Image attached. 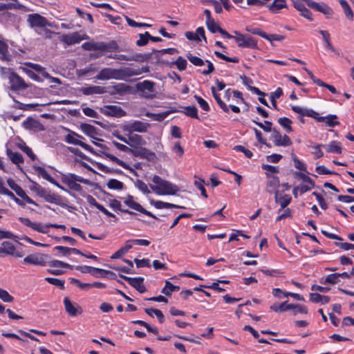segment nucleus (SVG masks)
<instances>
[{
  "label": "nucleus",
  "mask_w": 354,
  "mask_h": 354,
  "mask_svg": "<svg viewBox=\"0 0 354 354\" xmlns=\"http://www.w3.org/2000/svg\"><path fill=\"white\" fill-rule=\"evenodd\" d=\"M292 110L297 113H302L306 115L307 117H310L315 119L317 122H325L326 125L329 127H334L339 124L337 121V116L336 115H328L326 117L319 116V113L313 109H304L298 106H292Z\"/></svg>",
  "instance_id": "nucleus-1"
},
{
  "label": "nucleus",
  "mask_w": 354,
  "mask_h": 354,
  "mask_svg": "<svg viewBox=\"0 0 354 354\" xmlns=\"http://www.w3.org/2000/svg\"><path fill=\"white\" fill-rule=\"evenodd\" d=\"M152 181L156 185H150V187L158 195H175L180 190L177 185L157 175L153 176Z\"/></svg>",
  "instance_id": "nucleus-2"
},
{
  "label": "nucleus",
  "mask_w": 354,
  "mask_h": 354,
  "mask_svg": "<svg viewBox=\"0 0 354 354\" xmlns=\"http://www.w3.org/2000/svg\"><path fill=\"white\" fill-rule=\"evenodd\" d=\"M29 181L32 183L30 186V189L36 192L37 195L42 198H44L46 202L54 203L57 205H59L62 207H68L66 204L62 203V196L58 194H50L48 193V192L43 188L41 185H39L37 182L32 180L29 178Z\"/></svg>",
  "instance_id": "nucleus-3"
},
{
  "label": "nucleus",
  "mask_w": 354,
  "mask_h": 354,
  "mask_svg": "<svg viewBox=\"0 0 354 354\" xmlns=\"http://www.w3.org/2000/svg\"><path fill=\"white\" fill-rule=\"evenodd\" d=\"M128 77H129L126 75V68L123 69L104 68L100 71L95 77V78L99 80L110 79L124 80Z\"/></svg>",
  "instance_id": "nucleus-4"
},
{
  "label": "nucleus",
  "mask_w": 354,
  "mask_h": 354,
  "mask_svg": "<svg viewBox=\"0 0 354 354\" xmlns=\"http://www.w3.org/2000/svg\"><path fill=\"white\" fill-rule=\"evenodd\" d=\"M154 86V82L149 80H145L142 82L137 83L136 87L141 97L147 99H153L156 97Z\"/></svg>",
  "instance_id": "nucleus-5"
},
{
  "label": "nucleus",
  "mask_w": 354,
  "mask_h": 354,
  "mask_svg": "<svg viewBox=\"0 0 354 354\" xmlns=\"http://www.w3.org/2000/svg\"><path fill=\"white\" fill-rule=\"evenodd\" d=\"M235 36L234 39L237 43L239 47L250 48L252 49L257 48V41L254 38L249 35H243L238 31H234Z\"/></svg>",
  "instance_id": "nucleus-6"
},
{
  "label": "nucleus",
  "mask_w": 354,
  "mask_h": 354,
  "mask_svg": "<svg viewBox=\"0 0 354 354\" xmlns=\"http://www.w3.org/2000/svg\"><path fill=\"white\" fill-rule=\"evenodd\" d=\"M78 138L84 139V138L82 136L79 135L78 133L74 131H70V133L67 134L65 136L64 140L67 143L80 146L85 150L88 151L89 152L93 154H97V152H95V151L90 145L80 140Z\"/></svg>",
  "instance_id": "nucleus-7"
},
{
  "label": "nucleus",
  "mask_w": 354,
  "mask_h": 354,
  "mask_svg": "<svg viewBox=\"0 0 354 354\" xmlns=\"http://www.w3.org/2000/svg\"><path fill=\"white\" fill-rule=\"evenodd\" d=\"M303 1L306 2L307 6L315 10V11L324 14L328 19L331 18L334 14L333 9L324 2L317 3L313 0Z\"/></svg>",
  "instance_id": "nucleus-8"
},
{
  "label": "nucleus",
  "mask_w": 354,
  "mask_h": 354,
  "mask_svg": "<svg viewBox=\"0 0 354 354\" xmlns=\"http://www.w3.org/2000/svg\"><path fill=\"white\" fill-rule=\"evenodd\" d=\"M27 21L31 28L51 26L50 22L46 17L37 13L28 15Z\"/></svg>",
  "instance_id": "nucleus-9"
},
{
  "label": "nucleus",
  "mask_w": 354,
  "mask_h": 354,
  "mask_svg": "<svg viewBox=\"0 0 354 354\" xmlns=\"http://www.w3.org/2000/svg\"><path fill=\"white\" fill-rule=\"evenodd\" d=\"M9 82L10 84V90L17 91L19 90L26 89L29 87L23 78H21L16 73H11L8 77Z\"/></svg>",
  "instance_id": "nucleus-10"
},
{
  "label": "nucleus",
  "mask_w": 354,
  "mask_h": 354,
  "mask_svg": "<svg viewBox=\"0 0 354 354\" xmlns=\"http://www.w3.org/2000/svg\"><path fill=\"white\" fill-rule=\"evenodd\" d=\"M131 154L135 157L146 159L152 162H156L157 160L156 153L145 147H137L131 151Z\"/></svg>",
  "instance_id": "nucleus-11"
},
{
  "label": "nucleus",
  "mask_w": 354,
  "mask_h": 354,
  "mask_svg": "<svg viewBox=\"0 0 354 354\" xmlns=\"http://www.w3.org/2000/svg\"><path fill=\"white\" fill-rule=\"evenodd\" d=\"M100 112L106 116L122 118L127 115L120 106L116 105H106L100 109Z\"/></svg>",
  "instance_id": "nucleus-12"
},
{
  "label": "nucleus",
  "mask_w": 354,
  "mask_h": 354,
  "mask_svg": "<svg viewBox=\"0 0 354 354\" xmlns=\"http://www.w3.org/2000/svg\"><path fill=\"white\" fill-rule=\"evenodd\" d=\"M86 39H87V36L86 35H81L78 32H74L68 35H62L59 37V41L68 46L78 44Z\"/></svg>",
  "instance_id": "nucleus-13"
},
{
  "label": "nucleus",
  "mask_w": 354,
  "mask_h": 354,
  "mask_svg": "<svg viewBox=\"0 0 354 354\" xmlns=\"http://www.w3.org/2000/svg\"><path fill=\"white\" fill-rule=\"evenodd\" d=\"M149 124L141 121H135L123 127V130L131 134L133 132H146Z\"/></svg>",
  "instance_id": "nucleus-14"
},
{
  "label": "nucleus",
  "mask_w": 354,
  "mask_h": 354,
  "mask_svg": "<svg viewBox=\"0 0 354 354\" xmlns=\"http://www.w3.org/2000/svg\"><path fill=\"white\" fill-rule=\"evenodd\" d=\"M48 257V254H29L24 259V263L44 266L46 264V259Z\"/></svg>",
  "instance_id": "nucleus-15"
},
{
  "label": "nucleus",
  "mask_w": 354,
  "mask_h": 354,
  "mask_svg": "<svg viewBox=\"0 0 354 354\" xmlns=\"http://www.w3.org/2000/svg\"><path fill=\"white\" fill-rule=\"evenodd\" d=\"M64 305L66 312L71 317H76L83 312L82 307L77 304H73L68 297L64 299Z\"/></svg>",
  "instance_id": "nucleus-16"
},
{
  "label": "nucleus",
  "mask_w": 354,
  "mask_h": 354,
  "mask_svg": "<svg viewBox=\"0 0 354 354\" xmlns=\"http://www.w3.org/2000/svg\"><path fill=\"white\" fill-rule=\"evenodd\" d=\"M124 203L130 208L138 211L145 215H147L156 220L158 219L156 216L145 209L140 204L133 201V196L131 195L128 196L127 198L124 201Z\"/></svg>",
  "instance_id": "nucleus-17"
},
{
  "label": "nucleus",
  "mask_w": 354,
  "mask_h": 354,
  "mask_svg": "<svg viewBox=\"0 0 354 354\" xmlns=\"http://www.w3.org/2000/svg\"><path fill=\"white\" fill-rule=\"evenodd\" d=\"M0 247V253L15 256L16 257H22L24 255L23 251H15V245L10 241H3Z\"/></svg>",
  "instance_id": "nucleus-18"
},
{
  "label": "nucleus",
  "mask_w": 354,
  "mask_h": 354,
  "mask_svg": "<svg viewBox=\"0 0 354 354\" xmlns=\"http://www.w3.org/2000/svg\"><path fill=\"white\" fill-rule=\"evenodd\" d=\"M266 176L268 178L266 183V192L268 193L275 192L277 188L280 185L279 178L277 176H272L268 172H266Z\"/></svg>",
  "instance_id": "nucleus-19"
},
{
  "label": "nucleus",
  "mask_w": 354,
  "mask_h": 354,
  "mask_svg": "<svg viewBox=\"0 0 354 354\" xmlns=\"http://www.w3.org/2000/svg\"><path fill=\"white\" fill-rule=\"evenodd\" d=\"M97 50H106L108 52H120L122 49L115 40H112L109 43L98 42Z\"/></svg>",
  "instance_id": "nucleus-20"
},
{
  "label": "nucleus",
  "mask_w": 354,
  "mask_h": 354,
  "mask_svg": "<svg viewBox=\"0 0 354 354\" xmlns=\"http://www.w3.org/2000/svg\"><path fill=\"white\" fill-rule=\"evenodd\" d=\"M23 126L28 130L44 131L45 129L44 126L39 121L30 117L23 122Z\"/></svg>",
  "instance_id": "nucleus-21"
},
{
  "label": "nucleus",
  "mask_w": 354,
  "mask_h": 354,
  "mask_svg": "<svg viewBox=\"0 0 354 354\" xmlns=\"http://www.w3.org/2000/svg\"><path fill=\"white\" fill-rule=\"evenodd\" d=\"M99 152H100V153H97L96 155H102V156L109 158L111 161L117 163L118 165L122 167L123 168L130 170L131 171H133V169L129 165H127L123 160L118 158L114 155L107 153L105 151H100Z\"/></svg>",
  "instance_id": "nucleus-22"
},
{
  "label": "nucleus",
  "mask_w": 354,
  "mask_h": 354,
  "mask_svg": "<svg viewBox=\"0 0 354 354\" xmlns=\"http://www.w3.org/2000/svg\"><path fill=\"white\" fill-rule=\"evenodd\" d=\"M99 152H100V153H97L96 155H102V156L109 158L111 161L117 163L118 165L122 167L123 168L130 170L131 171H133V169L129 165H127L123 160L118 158L114 155L107 153L105 151H100Z\"/></svg>",
  "instance_id": "nucleus-23"
},
{
  "label": "nucleus",
  "mask_w": 354,
  "mask_h": 354,
  "mask_svg": "<svg viewBox=\"0 0 354 354\" xmlns=\"http://www.w3.org/2000/svg\"><path fill=\"white\" fill-rule=\"evenodd\" d=\"M80 91L85 95L104 94L105 93V87L101 86H90L82 87Z\"/></svg>",
  "instance_id": "nucleus-24"
},
{
  "label": "nucleus",
  "mask_w": 354,
  "mask_h": 354,
  "mask_svg": "<svg viewBox=\"0 0 354 354\" xmlns=\"http://www.w3.org/2000/svg\"><path fill=\"white\" fill-rule=\"evenodd\" d=\"M274 201L277 203H279L281 206L279 211L285 209L292 201V198L290 195L285 194L283 196L279 195V191L275 192Z\"/></svg>",
  "instance_id": "nucleus-25"
},
{
  "label": "nucleus",
  "mask_w": 354,
  "mask_h": 354,
  "mask_svg": "<svg viewBox=\"0 0 354 354\" xmlns=\"http://www.w3.org/2000/svg\"><path fill=\"white\" fill-rule=\"evenodd\" d=\"M162 64L171 67L173 65H176L177 68L180 71H185L187 68V60L181 56H179L177 59L174 62H169L168 61L162 60Z\"/></svg>",
  "instance_id": "nucleus-26"
},
{
  "label": "nucleus",
  "mask_w": 354,
  "mask_h": 354,
  "mask_svg": "<svg viewBox=\"0 0 354 354\" xmlns=\"http://www.w3.org/2000/svg\"><path fill=\"white\" fill-rule=\"evenodd\" d=\"M293 6L295 9L301 12V15L308 19L313 21L310 11L305 6L302 1H293Z\"/></svg>",
  "instance_id": "nucleus-27"
},
{
  "label": "nucleus",
  "mask_w": 354,
  "mask_h": 354,
  "mask_svg": "<svg viewBox=\"0 0 354 354\" xmlns=\"http://www.w3.org/2000/svg\"><path fill=\"white\" fill-rule=\"evenodd\" d=\"M80 128L82 131V132L86 136L95 140H100L99 138L95 137V136L97 135V129L94 126L86 123H82L80 125Z\"/></svg>",
  "instance_id": "nucleus-28"
},
{
  "label": "nucleus",
  "mask_w": 354,
  "mask_h": 354,
  "mask_svg": "<svg viewBox=\"0 0 354 354\" xmlns=\"http://www.w3.org/2000/svg\"><path fill=\"white\" fill-rule=\"evenodd\" d=\"M130 285L133 287L140 293H144L147 291V289L144 285L143 277H134L130 280Z\"/></svg>",
  "instance_id": "nucleus-29"
},
{
  "label": "nucleus",
  "mask_w": 354,
  "mask_h": 354,
  "mask_svg": "<svg viewBox=\"0 0 354 354\" xmlns=\"http://www.w3.org/2000/svg\"><path fill=\"white\" fill-rule=\"evenodd\" d=\"M150 203L153 205L156 209H163V208H178V209H184L185 207L175 205L173 203H169L167 202H163L160 201H154L151 200Z\"/></svg>",
  "instance_id": "nucleus-30"
},
{
  "label": "nucleus",
  "mask_w": 354,
  "mask_h": 354,
  "mask_svg": "<svg viewBox=\"0 0 354 354\" xmlns=\"http://www.w3.org/2000/svg\"><path fill=\"white\" fill-rule=\"evenodd\" d=\"M6 154L12 163L19 165L24 162L23 156L19 152H13L11 149H6Z\"/></svg>",
  "instance_id": "nucleus-31"
},
{
  "label": "nucleus",
  "mask_w": 354,
  "mask_h": 354,
  "mask_svg": "<svg viewBox=\"0 0 354 354\" xmlns=\"http://www.w3.org/2000/svg\"><path fill=\"white\" fill-rule=\"evenodd\" d=\"M180 290V286L172 284L169 281H165V286L162 289L161 292L166 296L170 297L173 292H176Z\"/></svg>",
  "instance_id": "nucleus-32"
},
{
  "label": "nucleus",
  "mask_w": 354,
  "mask_h": 354,
  "mask_svg": "<svg viewBox=\"0 0 354 354\" xmlns=\"http://www.w3.org/2000/svg\"><path fill=\"white\" fill-rule=\"evenodd\" d=\"M152 58V52L149 53H136L131 55V61L138 62H149Z\"/></svg>",
  "instance_id": "nucleus-33"
},
{
  "label": "nucleus",
  "mask_w": 354,
  "mask_h": 354,
  "mask_svg": "<svg viewBox=\"0 0 354 354\" xmlns=\"http://www.w3.org/2000/svg\"><path fill=\"white\" fill-rule=\"evenodd\" d=\"M62 181L63 183L67 185L68 187L72 190L78 192H80L82 190V187L80 184L77 183L75 181L72 180L71 179L66 176H62Z\"/></svg>",
  "instance_id": "nucleus-34"
},
{
  "label": "nucleus",
  "mask_w": 354,
  "mask_h": 354,
  "mask_svg": "<svg viewBox=\"0 0 354 354\" xmlns=\"http://www.w3.org/2000/svg\"><path fill=\"white\" fill-rule=\"evenodd\" d=\"M326 151L328 153H342L341 144L337 141H332L326 146Z\"/></svg>",
  "instance_id": "nucleus-35"
},
{
  "label": "nucleus",
  "mask_w": 354,
  "mask_h": 354,
  "mask_svg": "<svg viewBox=\"0 0 354 354\" xmlns=\"http://www.w3.org/2000/svg\"><path fill=\"white\" fill-rule=\"evenodd\" d=\"M149 71V68L147 66L142 67V68H138V69L126 68V75H127V77H130L131 76L138 75L143 73H147Z\"/></svg>",
  "instance_id": "nucleus-36"
},
{
  "label": "nucleus",
  "mask_w": 354,
  "mask_h": 354,
  "mask_svg": "<svg viewBox=\"0 0 354 354\" xmlns=\"http://www.w3.org/2000/svg\"><path fill=\"white\" fill-rule=\"evenodd\" d=\"M286 0H282L279 2H272L271 4L268 6L269 10L272 13H277L281 9L286 8Z\"/></svg>",
  "instance_id": "nucleus-37"
},
{
  "label": "nucleus",
  "mask_w": 354,
  "mask_h": 354,
  "mask_svg": "<svg viewBox=\"0 0 354 354\" xmlns=\"http://www.w3.org/2000/svg\"><path fill=\"white\" fill-rule=\"evenodd\" d=\"M17 147L22 150L26 155L32 160H35L36 156L32 151V149L26 145L24 142H21V143H18L17 145Z\"/></svg>",
  "instance_id": "nucleus-38"
},
{
  "label": "nucleus",
  "mask_w": 354,
  "mask_h": 354,
  "mask_svg": "<svg viewBox=\"0 0 354 354\" xmlns=\"http://www.w3.org/2000/svg\"><path fill=\"white\" fill-rule=\"evenodd\" d=\"M184 111H183L187 116H189L192 118H195L200 120L198 115V110L197 108L194 106H184Z\"/></svg>",
  "instance_id": "nucleus-39"
},
{
  "label": "nucleus",
  "mask_w": 354,
  "mask_h": 354,
  "mask_svg": "<svg viewBox=\"0 0 354 354\" xmlns=\"http://www.w3.org/2000/svg\"><path fill=\"white\" fill-rule=\"evenodd\" d=\"M109 206L114 209H118L122 212L129 214L130 215H137L136 212L129 211V209H124L121 208V204L120 201L116 199H113L110 201Z\"/></svg>",
  "instance_id": "nucleus-40"
},
{
  "label": "nucleus",
  "mask_w": 354,
  "mask_h": 354,
  "mask_svg": "<svg viewBox=\"0 0 354 354\" xmlns=\"http://www.w3.org/2000/svg\"><path fill=\"white\" fill-rule=\"evenodd\" d=\"M129 142L131 143L133 146V147H136V145H142L146 143V142L143 140L141 136L138 134H133L130 135L128 137Z\"/></svg>",
  "instance_id": "nucleus-41"
},
{
  "label": "nucleus",
  "mask_w": 354,
  "mask_h": 354,
  "mask_svg": "<svg viewBox=\"0 0 354 354\" xmlns=\"http://www.w3.org/2000/svg\"><path fill=\"white\" fill-rule=\"evenodd\" d=\"M96 165H97V169L104 171L106 174H123L122 171L120 169L109 168V167H106V165H104L102 163H100V162H97L96 164Z\"/></svg>",
  "instance_id": "nucleus-42"
},
{
  "label": "nucleus",
  "mask_w": 354,
  "mask_h": 354,
  "mask_svg": "<svg viewBox=\"0 0 354 354\" xmlns=\"http://www.w3.org/2000/svg\"><path fill=\"white\" fill-rule=\"evenodd\" d=\"M115 90L120 95H123L131 91V86L124 83H118L115 84Z\"/></svg>",
  "instance_id": "nucleus-43"
},
{
  "label": "nucleus",
  "mask_w": 354,
  "mask_h": 354,
  "mask_svg": "<svg viewBox=\"0 0 354 354\" xmlns=\"http://www.w3.org/2000/svg\"><path fill=\"white\" fill-rule=\"evenodd\" d=\"M278 122L280 125L286 129L288 133H290L293 131L291 124L292 120L286 117L280 118L278 119Z\"/></svg>",
  "instance_id": "nucleus-44"
},
{
  "label": "nucleus",
  "mask_w": 354,
  "mask_h": 354,
  "mask_svg": "<svg viewBox=\"0 0 354 354\" xmlns=\"http://www.w3.org/2000/svg\"><path fill=\"white\" fill-rule=\"evenodd\" d=\"M0 58L3 60H9L10 55L8 50V45L0 39Z\"/></svg>",
  "instance_id": "nucleus-45"
},
{
  "label": "nucleus",
  "mask_w": 354,
  "mask_h": 354,
  "mask_svg": "<svg viewBox=\"0 0 354 354\" xmlns=\"http://www.w3.org/2000/svg\"><path fill=\"white\" fill-rule=\"evenodd\" d=\"M63 176L71 179L72 180L75 181L76 183L78 182V183H83L85 185H91L92 184L89 180L84 178L80 176L75 174H64Z\"/></svg>",
  "instance_id": "nucleus-46"
},
{
  "label": "nucleus",
  "mask_w": 354,
  "mask_h": 354,
  "mask_svg": "<svg viewBox=\"0 0 354 354\" xmlns=\"http://www.w3.org/2000/svg\"><path fill=\"white\" fill-rule=\"evenodd\" d=\"M63 176L71 179L72 180L75 181L76 183L78 182V183H83L85 185H91L92 184L89 180L84 178L80 176L75 174H64Z\"/></svg>",
  "instance_id": "nucleus-47"
},
{
  "label": "nucleus",
  "mask_w": 354,
  "mask_h": 354,
  "mask_svg": "<svg viewBox=\"0 0 354 354\" xmlns=\"http://www.w3.org/2000/svg\"><path fill=\"white\" fill-rule=\"evenodd\" d=\"M45 280L47 282H48L49 283L58 287L61 290H64V288H65V287H64L65 281L64 280H61V279H59L57 278H53V277H46Z\"/></svg>",
  "instance_id": "nucleus-48"
},
{
  "label": "nucleus",
  "mask_w": 354,
  "mask_h": 354,
  "mask_svg": "<svg viewBox=\"0 0 354 354\" xmlns=\"http://www.w3.org/2000/svg\"><path fill=\"white\" fill-rule=\"evenodd\" d=\"M188 60L196 66H202L205 64V62L200 57H196L192 53H188L186 55Z\"/></svg>",
  "instance_id": "nucleus-49"
},
{
  "label": "nucleus",
  "mask_w": 354,
  "mask_h": 354,
  "mask_svg": "<svg viewBox=\"0 0 354 354\" xmlns=\"http://www.w3.org/2000/svg\"><path fill=\"white\" fill-rule=\"evenodd\" d=\"M33 169L39 176H41L47 181L50 180L51 176L48 174L47 171L44 167L35 165L33 166Z\"/></svg>",
  "instance_id": "nucleus-50"
},
{
  "label": "nucleus",
  "mask_w": 354,
  "mask_h": 354,
  "mask_svg": "<svg viewBox=\"0 0 354 354\" xmlns=\"http://www.w3.org/2000/svg\"><path fill=\"white\" fill-rule=\"evenodd\" d=\"M107 187L110 189L122 190L124 188V184L116 179H111L107 183Z\"/></svg>",
  "instance_id": "nucleus-51"
},
{
  "label": "nucleus",
  "mask_w": 354,
  "mask_h": 354,
  "mask_svg": "<svg viewBox=\"0 0 354 354\" xmlns=\"http://www.w3.org/2000/svg\"><path fill=\"white\" fill-rule=\"evenodd\" d=\"M339 2L344 9L346 16L350 19H352L353 17V12L348 2L346 0H339Z\"/></svg>",
  "instance_id": "nucleus-52"
},
{
  "label": "nucleus",
  "mask_w": 354,
  "mask_h": 354,
  "mask_svg": "<svg viewBox=\"0 0 354 354\" xmlns=\"http://www.w3.org/2000/svg\"><path fill=\"white\" fill-rule=\"evenodd\" d=\"M145 115L153 118V120L162 122L168 116V113H166L165 111L159 113H152L147 112Z\"/></svg>",
  "instance_id": "nucleus-53"
},
{
  "label": "nucleus",
  "mask_w": 354,
  "mask_h": 354,
  "mask_svg": "<svg viewBox=\"0 0 354 354\" xmlns=\"http://www.w3.org/2000/svg\"><path fill=\"white\" fill-rule=\"evenodd\" d=\"M214 55L218 58L221 59L228 62H232V63H239V59L237 57H230L225 55L224 54H223L222 53H221L219 51H216V50L214 51Z\"/></svg>",
  "instance_id": "nucleus-54"
},
{
  "label": "nucleus",
  "mask_w": 354,
  "mask_h": 354,
  "mask_svg": "<svg viewBox=\"0 0 354 354\" xmlns=\"http://www.w3.org/2000/svg\"><path fill=\"white\" fill-rule=\"evenodd\" d=\"M292 158L295 164V167L303 171H306V165L303 163L296 156L295 153H292Z\"/></svg>",
  "instance_id": "nucleus-55"
},
{
  "label": "nucleus",
  "mask_w": 354,
  "mask_h": 354,
  "mask_svg": "<svg viewBox=\"0 0 354 354\" xmlns=\"http://www.w3.org/2000/svg\"><path fill=\"white\" fill-rule=\"evenodd\" d=\"M49 266L52 267V268L62 267V268H68V269H73V266H71L67 263L59 261V260H53V261H50Z\"/></svg>",
  "instance_id": "nucleus-56"
},
{
  "label": "nucleus",
  "mask_w": 354,
  "mask_h": 354,
  "mask_svg": "<svg viewBox=\"0 0 354 354\" xmlns=\"http://www.w3.org/2000/svg\"><path fill=\"white\" fill-rule=\"evenodd\" d=\"M339 281V277H338V274L337 273H334V274H328L324 281H321L322 283H330V284H336Z\"/></svg>",
  "instance_id": "nucleus-57"
},
{
  "label": "nucleus",
  "mask_w": 354,
  "mask_h": 354,
  "mask_svg": "<svg viewBox=\"0 0 354 354\" xmlns=\"http://www.w3.org/2000/svg\"><path fill=\"white\" fill-rule=\"evenodd\" d=\"M205 181L202 178H198V180L194 181V185L201 192V195L205 198H207V194L204 187Z\"/></svg>",
  "instance_id": "nucleus-58"
},
{
  "label": "nucleus",
  "mask_w": 354,
  "mask_h": 354,
  "mask_svg": "<svg viewBox=\"0 0 354 354\" xmlns=\"http://www.w3.org/2000/svg\"><path fill=\"white\" fill-rule=\"evenodd\" d=\"M0 299L4 302H12L14 300V297L2 288H0Z\"/></svg>",
  "instance_id": "nucleus-59"
},
{
  "label": "nucleus",
  "mask_w": 354,
  "mask_h": 354,
  "mask_svg": "<svg viewBox=\"0 0 354 354\" xmlns=\"http://www.w3.org/2000/svg\"><path fill=\"white\" fill-rule=\"evenodd\" d=\"M315 170L320 175H328V174L339 175L338 173H337L334 171H330V170L328 169L324 165L317 166L315 168Z\"/></svg>",
  "instance_id": "nucleus-60"
},
{
  "label": "nucleus",
  "mask_w": 354,
  "mask_h": 354,
  "mask_svg": "<svg viewBox=\"0 0 354 354\" xmlns=\"http://www.w3.org/2000/svg\"><path fill=\"white\" fill-rule=\"evenodd\" d=\"M136 187L140 190L144 194H149L150 191L147 187V185L145 183L140 179H137L135 183Z\"/></svg>",
  "instance_id": "nucleus-61"
},
{
  "label": "nucleus",
  "mask_w": 354,
  "mask_h": 354,
  "mask_svg": "<svg viewBox=\"0 0 354 354\" xmlns=\"http://www.w3.org/2000/svg\"><path fill=\"white\" fill-rule=\"evenodd\" d=\"M292 142L289 138V136H288L287 135H283V136H281V138L280 139L279 142L276 143V146L288 147L292 145Z\"/></svg>",
  "instance_id": "nucleus-62"
},
{
  "label": "nucleus",
  "mask_w": 354,
  "mask_h": 354,
  "mask_svg": "<svg viewBox=\"0 0 354 354\" xmlns=\"http://www.w3.org/2000/svg\"><path fill=\"white\" fill-rule=\"evenodd\" d=\"M31 228L38 232L46 234L48 232L49 227H47V225L43 226L41 223L35 222L33 223Z\"/></svg>",
  "instance_id": "nucleus-63"
},
{
  "label": "nucleus",
  "mask_w": 354,
  "mask_h": 354,
  "mask_svg": "<svg viewBox=\"0 0 354 354\" xmlns=\"http://www.w3.org/2000/svg\"><path fill=\"white\" fill-rule=\"evenodd\" d=\"M194 98L196 99V100L197 101V102L198 103V104L200 105L201 108L205 111H209L210 108H209V106L208 104V103L203 99L200 96H198V95H194Z\"/></svg>",
  "instance_id": "nucleus-64"
}]
</instances>
